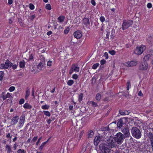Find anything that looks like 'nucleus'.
Returning a JSON list of instances; mask_svg holds the SVG:
<instances>
[{
	"mask_svg": "<svg viewBox=\"0 0 153 153\" xmlns=\"http://www.w3.org/2000/svg\"><path fill=\"white\" fill-rule=\"evenodd\" d=\"M25 120V117L24 115H22L19 118V126L20 128L22 127L24 124Z\"/></svg>",
	"mask_w": 153,
	"mask_h": 153,
	"instance_id": "12",
	"label": "nucleus"
},
{
	"mask_svg": "<svg viewBox=\"0 0 153 153\" xmlns=\"http://www.w3.org/2000/svg\"><path fill=\"white\" fill-rule=\"evenodd\" d=\"M25 100L23 98L21 99L19 102V104L20 105H22L25 102Z\"/></svg>",
	"mask_w": 153,
	"mask_h": 153,
	"instance_id": "50",
	"label": "nucleus"
},
{
	"mask_svg": "<svg viewBox=\"0 0 153 153\" xmlns=\"http://www.w3.org/2000/svg\"><path fill=\"white\" fill-rule=\"evenodd\" d=\"M30 93V90L29 89L27 88L25 92V98L26 100H27L28 97L29 96Z\"/></svg>",
	"mask_w": 153,
	"mask_h": 153,
	"instance_id": "24",
	"label": "nucleus"
},
{
	"mask_svg": "<svg viewBox=\"0 0 153 153\" xmlns=\"http://www.w3.org/2000/svg\"><path fill=\"white\" fill-rule=\"evenodd\" d=\"M90 24L89 19L87 18H84L82 20V25L86 27H88Z\"/></svg>",
	"mask_w": 153,
	"mask_h": 153,
	"instance_id": "14",
	"label": "nucleus"
},
{
	"mask_svg": "<svg viewBox=\"0 0 153 153\" xmlns=\"http://www.w3.org/2000/svg\"><path fill=\"white\" fill-rule=\"evenodd\" d=\"M33 53H31L29 54V57L27 59L28 61H30L32 60L33 59Z\"/></svg>",
	"mask_w": 153,
	"mask_h": 153,
	"instance_id": "37",
	"label": "nucleus"
},
{
	"mask_svg": "<svg viewBox=\"0 0 153 153\" xmlns=\"http://www.w3.org/2000/svg\"><path fill=\"white\" fill-rule=\"evenodd\" d=\"M74 83V81L72 79L68 80L67 82V85L69 86L72 85Z\"/></svg>",
	"mask_w": 153,
	"mask_h": 153,
	"instance_id": "39",
	"label": "nucleus"
},
{
	"mask_svg": "<svg viewBox=\"0 0 153 153\" xmlns=\"http://www.w3.org/2000/svg\"><path fill=\"white\" fill-rule=\"evenodd\" d=\"M125 119L124 118H120L117 122V125L119 128H121L125 124L124 121Z\"/></svg>",
	"mask_w": 153,
	"mask_h": 153,
	"instance_id": "15",
	"label": "nucleus"
},
{
	"mask_svg": "<svg viewBox=\"0 0 153 153\" xmlns=\"http://www.w3.org/2000/svg\"><path fill=\"white\" fill-rule=\"evenodd\" d=\"M45 63L44 62H39L37 65V68L40 70H42L45 68Z\"/></svg>",
	"mask_w": 153,
	"mask_h": 153,
	"instance_id": "17",
	"label": "nucleus"
},
{
	"mask_svg": "<svg viewBox=\"0 0 153 153\" xmlns=\"http://www.w3.org/2000/svg\"><path fill=\"white\" fill-rule=\"evenodd\" d=\"M91 3L93 6L96 5V2L94 0H91Z\"/></svg>",
	"mask_w": 153,
	"mask_h": 153,
	"instance_id": "60",
	"label": "nucleus"
},
{
	"mask_svg": "<svg viewBox=\"0 0 153 153\" xmlns=\"http://www.w3.org/2000/svg\"><path fill=\"white\" fill-rule=\"evenodd\" d=\"M100 136H98L96 137L94 140V145L97 146L99 143L100 140Z\"/></svg>",
	"mask_w": 153,
	"mask_h": 153,
	"instance_id": "20",
	"label": "nucleus"
},
{
	"mask_svg": "<svg viewBox=\"0 0 153 153\" xmlns=\"http://www.w3.org/2000/svg\"><path fill=\"white\" fill-rule=\"evenodd\" d=\"M84 131L82 130L79 133L77 134V137L76 138L75 140L77 141V142H79L81 140L82 136L84 133Z\"/></svg>",
	"mask_w": 153,
	"mask_h": 153,
	"instance_id": "16",
	"label": "nucleus"
},
{
	"mask_svg": "<svg viewBox=\"0 0 153 153\" xmlns=\"http://www.w3.org/2000/svg\"><path fill=\"white\" fill-rule=\"evenodd\" d=\"M126 89L127 92H128V91L129 90V88H131V84L130 81L128 80L126 83Z\"/></svg>",
	"mask_w": 153,
	"mask_h": 153,
	"instance_id": "32",
	"label": "nucleus"
},
{
	"mask_svg": "<svg viewBox=\"0 0 153 153\" xmlns=\"http://www.w3.org/2000/svg\"><path fill=\"white\" fill-rule=\"evenodd\" d=\"M107 143L108 146L111 148L115 147L116 146L115 142L114 141L113 139H109L107 140Z\"/></svg>",
	"mask_w": 153,
	"mask_h": 153,
	"instance_id": "11",
	"label": "nucleus"
},
{
	"mask_svg": "<svg viewBox=\"0 0 153 153\" xmlns=\"http://www.w3.org/2000/svg\"><path fill=\"white\" fill-rule=\"evenodd\" d=\"M19 119L18 116H16L14 117L11 120L12 124L13 125H16Z\"/></svg>",
	"mask_w": 153,
	"mask_h": 153,
	"instance_id": "18",
	"label": "nucleus"
},
{
	"mask_svg": "<svg viewBox=\"0 0 153 153\" xmlns=\"http://www.w3.org/2000/svg\"><path fill=\"white\" fill-rule=\"evenodd\" d=\"M23 107L25 109H31L32 108V106L27 103H25L23 105Z\"/></svg>",
	"mask_w": 153,
	"mask_h": 153,
	"instance_id": "25",
	"label": "nucleus"
},
{
	"mask_svg": "<svg viewBox=\"0 0 153 153\" xmlns=\"http://www.w3.org/2000/svg\"><path fill=\"white\" fill-rule=\"evenodd\" d=\"M124 138V135L120 132L117 133L114 137V140L119 144H120L122 143Z\"/></svg>",
	"mask_w": 153,
	"mask_h": 153,
	"instance_id": "3",
	"label": "nucleus"
},
{
	"mask_svg": "<svg viewBox=\"0 0 153 153\" xmlns=\"http://www.w3.org/2000/svg\"><path fill=\"white\" fill-rule=\"evenodd\" d=\"M18 153H25L26 151L24 149H19L17 150Z\"/></svg>",
	"mask_w": 153,
	"mask_h": 153,
	"instance_id": "47",
	"label": "nucleus"
},
{
	"mask_svg": "<svg viewBox=\"0 0 153 153\" xmlns=\"http://www.w3.org/2000/svg\"><path fill=\"white\" fill-rule=\"evenodd\" d=\"M74 35L76 39H80L82 36V32L81 30H77L74 33Z\"/></svg>",
	"mask_w": 153,
	"mask_h": 153,
	"instance_id": "13",
	"label": "nucleus"
},
{
	"mask_svg": "<svg viewBox=\"0 0 153 153\" xmlns=\"http://www.w3.org/2000/svg\"><path fill=\"white\" fill-rule=\"evenodd\" d=\"M39 59L40 61V62H45V58L43 55H41L39 56Z\"/></svg>",
	"mask_w": 153,
	"mask_h": 153,
	"instance_id": "31",
	"label": "nucleus"
},
{
	"mask_svg": "<svg viewBox=\"0 0 153 153\" xmlns=\"http://www.w3.org/2000/svg\"><path fill=\"white\" fill-rule=\"evenodd\" d=\"M70 29V28L69 27H66L64 31V33L65 34H68L69 33Z\"/></svg>",
	"mask_w": 153,
	"mask_h": 153,
	"instance_id": "33",
	"label": "nucleus"
},
{
	"mask_svg": "<svg viewBox=\"0 0 153 153\" xmlns=\"http://www.w3.org/2000/svg\"><path fill=\"white\" fill-rule=\"evenodd\" d=\"M37 139H38V136H36L35 137H34L32 139V141L33 142H35V141H36V140H37Z\"/></svg>",
	"mask_w": 153,
	"mask_h": 153,
	"instance_id": "56",
	"label": "nucleus"
},
{
	"mask_svg": "<svg viewBox=\"0 0 153 153\" xmlns=\"http://www.w3.org/2000/svg\"><path fill=\"white\" fill-rule=\"evenodd\" d=\"M100 65L99 63H96L94 64L92 66V68L93 69H96Z\"/></svg>",
	"mask_w": 153,
	"mask_h": 153,
	"instance_id": "40",
	"label": "nucleus"
},
{
	"mask_svg": "<svg viewBox=\"0 0 153 153\" xmlns=\"http://www.w3.org/2000/svg\"><path fill=\"white\" fill-rule=\"evenodd\" d=\"M106 62V61H105V60L104 59H102L101 60L100 63L101 65H103Z\"/></svg>",
	"mask_w": 153,
	"mask_h": 153,
	"instance_id": "54",
	"label": "nucleus"
},
{
	"mask_svg": "<svg viewBox=\"0 0 153 153\" xmlns=\"http://www.w3.org/2000/svg\"><path fill=\"white\" fill-rule=\"evenodd\" d=\"M109 53L112 55H114L115 54L116 52L114 50L110 51L108 52Z\"/></svg>",
	"mask_w": 153,
	"mask_h": 153,
	"instance_id": "51",
	"label": "nucleus"
},
{
	"mask_svg": "<svg viewBox=\"0 0 153 153\" xmlns=\"http://www.w3.org/2000/svg\"><path fill=\"white\" fill-rule=\"evenodd\" d=\"M79 68L78 67L77 64H73L71 67L69 71V74L71 75L74 71L76 73L78 72L79 71Z\"/></svg>",
	"mask_w": 153,
	"mask_h": 153,
	"instance_id": "8",
	"label": "nucleus"
},
{
	"mask_svg": "<svg viewBox=\"0 0 153 153\" xmlns=\"http://www.w3.org/2000/svg\"><path fill=\"white\" fill-rule=\"evenodd\" d=\"M53 64L52 61H51L49 60L47 63V65L48 66L51 67Z\"/></svg>",
	"mask_w": 153,
	"mask_h": 153,
	"instance_id": "49",
	"label": "nucleus"
},
{
	"mask_svg": "<svg viewBox=\"0 0 153 153\" xmlns=\"http://www.w3.org/2000/svg\"><path fill=\"white\" fill-rule=\"evenodd\" d=\"M41 138H42V137H40L39 138L37 142H36V146H38L39 144Z\"/></svg>",
	"mask_w": 153,
	"mask_h": 153,
	"instance_id": "58",
	"label": "nucleus"
},
{
	"mask_svg": "<svg viewBox=\"0 0 153 153\" xmlns=\"http://www.w3.org/2000/svg\"><path fill=\"white\" fill-rule=\"evenodd\" d=\"M137 62L134 60L128 61L126 63V64L127 65V66L129 67L135 66L137 65Z\"/></svg>",
	"mask_w": 153,
	"mask_h": 153,
	"instance_id": "19",
	"label": "nucleus"
},
{
	"mask_svg": "<svg viewBox=\"0 0 153 153\" xmlns=\"http://www.w3.org/2000/svg\"><path fill=\"white\" fill-rule=\"evenodd\" d=\"M65 19V16H61L59 17L58 19L59 22H62Z\"/></svg>",
	"mask_w": 153,
	"mask_h": 153,
	"instance_id": "29",
	"label": "nucleus"
},
{
	"mask_svg": "<svg viewBox=\"0 0 153 153\" xmlns=\"http://www.w3.org/2000/svg\"><path fill=\"white\" fill-rule=\"evenodd\" d=\"M29 8L31 10H33L35 8L34 6L32 4H29Z\"/></svg>",
	"mask_w": 153,
	"mask_h": 153,
	"instance_id": "52",
	"label": "nucleus"
},
{
	"mask_svg": "<svg viewBox=\"0 0 153 153\" xmlns=\"http://www.w3.org/2000/svg\"><path fill=\"white\" fill-rule=\"evenodd\" d=\"M79 142H77V141L75 140L74 143H72L71 144V149H74L75 147H76Z\"/></svg>",
	"mask_w": 153,
	"mask_h": 153,
	"instance_id": "30",
	"label": "nucleus"
},
{
	"mask_svg": "<svg viewBox=\"0 0 153 153\" xmlns=\"http://www.w3.org/2000/svg\"><path fill=\"white\" fill-rule=\"evenodd\" d=\"M148 68V65L146 61L141 62L139 65V69L140 70L145 71L147 70Z\"/></svg>",
	"mask_w": 153,
	"mask_h": 153,
	"instance_id": "9",
	"label": "nucleus"
},
{
	"mask_svg": "<svg viewBox=\"0 0 153 153\" xmlns=\"http://www.w3.org/2000/svg\"><path fill=\"white\" fill-rule=\"evenodd\" d=\"M11 97V93L7 92L6 93V91H4L1 93L0 95V98L4 101L7 98H10Z\"/></svg>",
	"mask_w": 153,
	"mask_h": 153,
	"instance_id": "10",
	"label": "nucleus"
},
{
	"mask_svg": "<svg viewBox=\"0 0 153 153\" xmlns=\"http://www.w3.org/2000/svg\"><path fill=\"white\" fill-rule=\"evenodd\" d=\"M99 148L102 153H111V148L105 143H102L99 145Z\"/></svg>",
	"mask_w": 153,
	"mask_h": 153,
	"instance_id": "1",
	"label": "nucleus"
},
{
	"mask_svg": "<svg viewBox=\"0 0 153 153\" xmlns=\"http://www.w3.org/2000/svg\"><path fill=\"white\" fill-rule=\"evenodd\" d=\"M25 62L24 60H21L19 62V67L20 68H23L25 67Z\"/></svg>",
	"mask_w": 153,
	"mask_h": 153,
	"instance_id": "23",
	"label": "nucleus"
},
{
	"mask_svg": "<svg viewBox=\"0 0 153 153\" xmlns=\"http://www.w3.org/2000/svg\"><path fill=\"white\" fill-rule=\"evenodd\" d=\"M6 137L7 138L11 139L12 138V136L10 135V133H8L7 134Z\"/></svg>",
	"mask_w": 153,
	"mask_h": 153,
	"instance_id": "59",
	"label": "nucleus"
},
{
	"mask_svg": "<svg viewBox=\"0 0 153 153\" xmlns=\"http://www.w3.org/2000/svg\"><path fill=\"white\" fill-rule=\"evenodd\" d=\"M50 139V138H49L47 141L43 143L41 146H39V149L41 151L42 150L44 146L45 145V144L47 143V142Z\"/></svg>",
	"mask_w": 153,
	"mask_h": 153,
	"instance_id": "26",
	"label": "nucleus"
},
{
	"mask_svg": "<svg viewBox=\"0 0 153 153\" xmlns=\"http://www.w3.org/2000/svg\"><path fill=\"white\" fill-rule=\"evenodd\" d=\"M146 47L145 45H142L140 47H137L134 51V53L137 55H140L143 53L146 49Z\"/></svg>",
	"mask_w": 153,
	"mask_h": 153,
	"instance_id": "7",
	"label": "nucleus"
},
{
	"mask_svg": "<svg viewBox=\"0 0 153 153\" xmlns=\"http://www.w3.org/2000/svg\"><path fill=\"white\" fill-rule=\"evenodd\" d=\"M15 89V87L13 86L10 87L8 90L9 91L12 92L14 91Z\"/></svg>",
	"mask_w": 153,
	"mask_h": 153,
	"instance_id": "45",
	"label": "nucleus"
},
{
	"mask_svg": "<svg viewBox=\"0 0 153 153\" xmlns=\"http://www.w3.org/2000/svg\"><path fill=\"white\" fill-rule=\"evenodd\" d=\"M104 56L106 59H108V53L107 52H105L104 53Z\"/></svg>",
	"mask_w": 153,
	"mask_h": 153,
	"instance_id": "57",
	"label": "nucleus"
},
{
	"mask_svg": "<svg viewBox=\"0 0 153 153\" xmlns=\"http://www.w3.org/2000/svg\"><path fill=\"white\" fill-rule=\"evenodd\" d=\"M43 112L47 116L50 117L51 116L50 112L48 111H43Z\"/></svg>",
	"mask_w": 153,
	"mask_h": 153,
	"instance_id": "41",
	"label": "nucleus"
},
{
	"mask_svg": "<svg viewBox=\"0 0 153 153\" xmlns=\"http://www.w3.org/2000/svg\"><path fill=\"white\" fill-rule=\"evenodd\" d=\"M13 65V63L10 62L8 59H7L4 63H2L0 64V69H8L9 67H12Z\"/></svg>",
	"mask_w": 153,
	"mask_h": 153,
	"instance_id": "5",
	"label": "nucleus"
},
{
	"mask_svg": "<svg viewBox=\"0 0 153 153\" xmlns=\"http://www.w3.org/2000/svg\"><path fill=\"white\" fill-rule=\"evenodd\" d=\"M100 21L103 23L105 21V18L103 16H101L100 18Z\"/></svg>",
	"mask_w": 153,
	"mask_h": 153,
	"instance_id": "53",
	"label": "nucleus"
},
{
	"mask_svg": "<svg viewBox=\"0 0 153 153\" xmlns=\"http://www.w3.org/2000/svg\"><path fill=\"white\" fill-rule=\"evenodd\" d=\"M51 119H48L46 120V121L48 124L49 125L51 123Z\"/></svg>",
	"mask_w": 153,
	"mask_h": 153,
	"instance_id": "62",
	"label": "nucleus"
},
{
	"mask_svg": "<svg viewBox=\"0 0 153 153\" xmlns=\"http://www.w3.org/2000/svg\"><path fill=\"white\" fill-rule=\"evenodd\" d=\"M18 66V63L17 64H14L12 66V68L13 70H15L17 69V66Z\"/></svg>",
	"mask_w": 153,
	"mask_h": 153,
	"instance_id": "48",
	"label": "nucleus"
},
{
	"mask_svg": "<svg viewBox=\"0 0 153 153\" xmlns=\"http://www.w3.org/2000/svg\"><path fill=\"white\" fill-rule=\"evenodd\" d=\"M119 112L120 114L123 115H128L129 114V112L128 111L120 110Z\"/></svg>",
	"mask_w": 153,
	"mask_h": 153,
	"instance_id": "22",
	"label": "nucleus"
},
{
	"mask_svg": "<svg viewBox=\"0 0 153 153\" xmlns=\"http://www.w3.org/2000/svg\"><path fill=\"white\" fill-rule=\"evenodd\" d=\"M110 34V32H107L106 35V38L108 39L109 38V36Z\"/></svg>",
	"mask_w": 153,
	"mask_h": 153,
	"instance_id": "61",
	"label": "nucleus"
},
{
	"mask_svg": "<svg viewBox=\"0 0 153 153\" xmlns=\"http://www.w3.org/2000/svg\"><path fill=\"white\" fill-rule=\"evenodd\" d=\"M83 97V95L82 93H81L78 95V101L80 102L82 100Z\"/></svg>",
	"mask_w": 153,
	"mask_h": 153,
	"instance_id": "34",
	"label": "nucleus"
},
{
	"mask_svg": "<svg viewBox=\"0 0 153 153\" xmlns=\"http://www.w3.org/2000/svg\"><path fill=\"white\" fill-rule=\"evenodd\" d=\"M138 95L139 96H143V95L141 91H140L138 93Z\"/></svg>",
	"mask_w": 153,
	"mask_h": 153,
	"instance_id": "64",
	"label": "nucleus"
},
{
	"mask_svg": "<svg viewBox=\"0 0 153 153\" xmlns=\"http://www.w3.org/2000/svg\"><path fill=\"white\" fill-rule=\"evenodd\" d=\"M94 135V132L92 130H90L88 132V138L92 137Z\"/></svg>",
	"mask_w": 153,
	"mask_h": 153,
	"instance_id": "28",
	"label": "nucleus"
},
{
	"mask_svg": "<svg viewBox=\"0 0 153 153\" xmlns=\"http://www.w3.org/2000/svg\"><path fill=\"white\" fill-rule=\"evenodd\" d=\"M50 107L49 105L45 104L44 105L42 106L41 108L43 110H48Z\"/></svg>",
	"mask_w": 153,
	"mask_h": 153,
	"instance_id": "36",
	"label": "nucleus"
},
{
	"mask_svg": "<svg viewBox=\"0 0 153 153\" xmlns=\"http://www.w3.org/2000/svg\"><path fill=\"white\" fill-rule=\"evenodd\" d=\"M132 136L137 139H139L141 137V131L139 129L136 127H133L131 130Z\"/></svg>",
	"mask_w": 153,
	"mask_h": 153,
	"instance_id": "2",
	"label": "nucleus"
},
{
	"mask_svg": "<svg viewBox=\"0 0 153 153\" xmlns=\"http://www.w3.org/2000/svg\"><path fill=\"white\" fill-rule=\"evenodd\" d=\"M113 32H111V36H110L111 39H113L114 37V34H113Z\"/></svg>",
	"mask_w": 153,
	"mask_h": 153,
	"instance_id": "63",
	"label": "nucleus"
},
{
	"mask_svg": "<svg viewBox=\"0 0 153 153\" xmlns=\"http://www.w3.org/2000/svg\"><path fill=\"white\" fill-rule=\"evenodd\" d=\"M91 105L93 107H95L98 106L97 104V103L93 101H91Z\"/></svg>",
	"mask_w": 153,
	"mask_h": 153,
	"instance_id": "46",
	"label": "nucleus"
},
{
	"mask_svg": "<svg viewBox=\"0 0 153 153\" xmlns=\"http://www.w3.org/2000/svg\"><path fill=\"white\" fill-rule=\"evenodd\" d=\"M133 23V21L130 20H124L123 22L122 28L125 30L130 27Z\"/></svg>",
	"mask_w": 153,
	"mask_h": 153,
	"instance_id": "4",
	"label": "nucleus"
},
{
	"mask_svg": "<svg viewBox=\"0 0 153 153\" xmlns=\"http://www.w3.org/2000/svg\"><path fill=\"white\" fill-rule=\"evenodd\" d=\"M146 135L149 138L152 147V150L153 152V129L149 128V131L146 133Z\"/></svg>",
	"mask_w": 153,
	"mask_h": 153,
	"instance_id": "6",
	"label": "nucleus"
},
{
	"mask_svg": "<svg viewBox=\"0 0 153 153\" xmlns=\"http://www.w3.org/2000/svg\"><path fill=\"white\" fill-rule=\"evenodd\" d=\"M150 56V54L146 55L143 58V61H146L149 60V59Z\"/></svg>",
	"mask_w": 153,
	"mask_h": 153,
	"instance_id": "35",
	"label": "nucleus"
},
{
	"mask_svg": "<svg viewBox=\"0 0 153 153\" xmlns=\"http://www.w3.org/2000/svg\"><path fill=\"white\" fill-rule=\"evenodd\" d=\"M147 7L148 8H150L152 7V4L151 3H149L147 5Z\"/></svg>",
	"mask_w": 153,
	"mask_h": 153,
	"instance_id": "55",
	"label": "nucleus"
},
{
	"mask_svg": "<svg viewBox=\"0 0 153 153\" xmlns=\"http://www.w3.org/2000/svg\"><path fill=\"white\" fill-rule=\"evenodd\" d=\"M5 148L7 150V153H11L12 152L11 146L8 145H6L5 146Z\"/></svg>",
	"mask_w": 153,
	"mask_h": 153,
	"instance_id": "27",
	"label": "nucleus"
},
{
	"mask_svg": "<svg viewBox=\"0 0 153 153\" xmlns=\"http://www.w3.org/2000/svg\"><path fill=\"white\" fill-rule=\"evenodd\" d=\"M45 8L48 10H50L51 9V6L50 4H47L45 5Z\"/></svg>",
	"mask_w": 153,
	"mask_h": 153,
	"instance_id": "43",
	"label": "nucleus"
},
{
	"mask_svg": "<svg viewBox=\"0 0 153 153\" xmlns=\"http://www.w3.org/2000/svg\"><path fill=\"white\" fill-rule=\"evenodd\" d=\"M101 95L99 93H97L96 96V99L97 101H99L101 99Z\"/></svg>",
	"mask_w": 153,
	"mask_h": 153,
	"instance_id": "38",
	"label": "nucleus"
},
{
	"mask_svg": "<svg viewBox=\"0 0 153 153\" xmlns=\"http://www.w3.org/2000/svg\"><path fill=\"white\" fill-rule=\"evenodd\" d=\"M72 78L74 79H77L78 78V76L77 74H73L72 76Z\"/></svg>",
	"mask_w": 153,
	"mask_h": 153,
	"instance_id": "44",
	"label": "nucleus"
},
{
	"mask_svg": "<svg viewBox=\"0 0 153 153\" xmlns=\"http://www.w3.org/2000/svg\"><path fill=\"white\" fill-rule=\"evenodd\" d=\"M122 132L127 137H129L130 136L128 129L127 128H124L122 130Z\"/></svg>",
	"mask_w": 153,
	"mask_h": 153,
	"instance_id": "21",
	"label": "nucleus"
},
{
	"mask_svg": "<svg viewBox=\"0 0 153 153\" xmlns=\"http://www.w3.org/2000/svg\"><path fill=\"white\" fill-rule=\"evenodd\" d=\"M4 72L3 71H0V81H2L3 79L4 76Z\"/></svg>",
	"mask_w": 153,
	"mask_h": 153,
	"instance_id": "42",
	"label": "nucleus"
}]
</instances>
